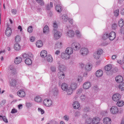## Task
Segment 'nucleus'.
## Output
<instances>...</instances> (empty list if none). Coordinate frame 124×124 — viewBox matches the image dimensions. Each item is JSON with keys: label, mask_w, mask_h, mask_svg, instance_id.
<instances>
[{"label": "nucleus", "mask_w": 124, "mask_h": 124, "mask_svg": "<svg viewBox=\"0 0 124 124\" xmlns=\"http://www.w3.org/2000/svg\"><path fill=\"white\" fill-rule=\"evenodd\" d=\"M54 81L52 82V83L50 84L49 92L55 96H57L58 94L59 91L57 86L54 84H53V82L55 83Z\"/></svg>", "instance_id": "obj_1"}, {"label": "nucleus", "mask_w": 124, "mask_h": 124, "mask_svg": "<svg viewBox=\"0 0 124 124\" xmlns=\"http://www.w3.org/2000/svg\"><path fill=\"white\" fill-rule=\"evenodd\" d=\"M78 87V84L76 82H72L70 85V87L67 91V94L68 95H71Z\"/></svg>", "instance_id": "obj_2"}, {"label": "nucleus", "mask_w": 124, "mask_h": 124, "mask_svg": "<svg viewBox=\"0 0 124 124\" xmlns=\"http://www.w3.org/2000/svg\"><path fill=\"white\" fill-rule=\"evenodd\" d=\"M8 71L11 75L13 76L16 74L17 72L16 69L13 65H10L8 68Z\"/></svg>", "instance_id": "obj_3"}, {"label": "nucleus", "mask_w": 124, "mask_h": 124, "mask_svg": "<svg viewBox=\"0 0 124 124\" xmlns=\"http://www.w3.org/2000/svg\"><path fill=\"white\" fill-rule=\"evenodd\" d=\"M63 66L60 65L59 66V70L60 71L58 74V76L60 79H63L65 77V75L64 73L62 71L63 68L62 67Z\"/></svg>", "instance_id": "obj_4"}, {"label": "nucleus", "mask_w": 124, "mask_h": 124, "mask_svg": "<svg viewBox=\"0 0 124 124\" xmlns=\"http://www.w3.org/2000/svg\"><path fill=\"white\" fill-rule=\"evenodd\" d=\"M103 53V50L102 49L98 50L96 52H94L93 54V57L96 59H98L99 58L101 54Z\"/></svg>", "instance_id": "obj_5"}, {"label": "nucleus", "mask_w": 124, "mask_h": 124, "mask_svg": "<svg viewBox=\"0 0 124 124\" xmlns=\"http://www.w3.org/2000/svg\"><path fill=\"white\" fill-rule=\"evenodd\" d=\"M54 39H57L61 37L62 35L60 31L55 29H54Z\"/></svg>", "instance_id": "obj_6"}, {"label": "nucleus", "mask_w": 124, "mask_h": 124, "mask_svg": "<svg viewBox=\"0 0 124 124\" xmlns=\"http://www.w3.org/2000/svg\"><path fill=\"white\" fill-rule=\"evenodd\" d=\"M71 47L73 50L75 51L78 50L81 47L80 44L77 42L73 43L72 44Z\"/></svg>", "instance_id": "obj_7"}, {"label": "nucleus", "mask_w": 124, "mask_h": 124, "mask_svg": "<svg viewBox=\"0 0 124 124\" xmlns=\"http://www.w3.org/2000/svg\"><path fill=\"white\" fill-rule=\"evenodd\" d=\"M44 105L47 107L50 106L52 104L53 101L50 99H46L44 100L43 101Z\"/></svg>", "instance_id": "obj_8"}, {"label": "nucleus", "mask_w": 124, "mask_h": 124, "mask_svg": "<svg viewBox=\"0 0 124 124\" xmlns=\"http://www.w3.org/2000/svg\"><path fill=\"white\" fill-rule=\"evenodd\" d=\"M80 52L82 55L85 56L88 54L89 51L87 48L83 47L81 48Z\"/></svg>", "instance_id": "obj_9"}, {"label": "nucleus", "mask_w": 124, "mask_h": 124, "mask_svg": "<svg viewBox=\"0 0 124 124\" xmlns=\"http://www.w3.org/2000/svg\"><path fill=\"white\" fill-rule=\"evenodd\" d=\"M83 118L86 119V122L87 124H92L91 123V119L90 118L89 116L87 114H84L83 116Z\"/></svg>", "instance_id": "obj_10"}, {"label": "nucleus", "mask_w": 124, "mask_h": 124, "mask_svg": "<svg viewBox=\"0 0 124 124\" xmlns=\"http://www.w3.org/2000/svg\"><path fill=\"white\" fill-rule=\"evenodd\" d=\"M118 109L116 106H112L110 109V112L112 114H116L118 113Z\"/></svg>", "instance_id": "obj_11"}, {"label": "nucleus", "mask_w": 124, "mask_h": 124, "mask_svg": "<svg viewBox=\"0 0 124 124\" xmlns=\"http://www.w3.org/2000/svg\"><path fill=\"white\" fill-rule=\"evenodd\" d=\"M120 95L118 93L114 94L113 96L112 99L113 101H117L120 99Z\"/></svg>", "instance_id": "obj_12"}, {"label": "nucleus", "mask_w": 124, "mask_h": 124, "mask_svg": "<svg viewBox=\"0 0 124 124\" xmlns=\"http://www.w3.org/2000/svg\"><path fill=\"white\" fill-rule=\"evenodd\" d=\"M91 86V83L90 82L88 81L85 82L83 85V88L86 90L89 89Z\"/></svg>", "instance_id": "obj_13"}, {"label": "nucleus", "mask_w": 124, "mask_h": 124, "mask_svg": "<svg viewBox=\"0 0 124 124\" xmlns=\"http://www.w3.org/2000/svg\"><path fill=\"white\" fill-rule=\"evenodd\" d=\"M61 89L63 91H66L67 93V90L69 87L68 85L65 83H63L61 85Z\"/></svg>", "instance_id": "obj_14"}, {"label": "nucleus", "mask_w": 124, "mask_h": 124, "mask_svg": "<svg viewBox=\"0 0 124 124\" xmlns=\"http://www.w3.org/2000/svg\"><path fill=\"white\" fill-rule=\"evenodd\" d=\"M70 55H69L65 52H62L61 53V57L64 60H68L70 59Z\"/></svg>", "instance_id": "obj_15"}, {"label": "nucleus", "mask_w": 124, "mask_h": 124, "mask_svg": "<svg viewBox=\"0 0 124 124\" xmlns=\"http://www.w3.org/2000/svg\"><path fill=\"white\" fill-rule=\"evenodd\" d=\"M116 34L115 32L113 31L111 32L108 35V38L111 40H114L116 37Z\"/></svg>", "instance_id": "obj_16"}, {"label": "nucleus", "mask_w": 124, "mask_h": 124, "mask_svg": "<svg viewBox=\"0 0 124 124\" xmlns=\"http://www.w3.org/2000/svg\"><path fill=\"white\" fill-rule=\"evenodd\" d=\"M12 30L9 27H8L6 30L5 33L6 35L8 37H9L11 35Z\"/></svg>", "instance_id": "obj_17"}, {"label": "nucleus", "mask_w": 124, "mask_h": 124, "mask_svg": "<svg viewBox=\"0 0 124 124\" xmlns=\"http://www.w3.org/2000/svg\"><path fill=\"white\" fill-rule=\"evenodd\" d=\"M73 52V50L72 48L70 47H67L66 49L65 52L69 55L72 54Z\"/></svg>", "instance_id": "obj_18"}, {"label": "nucleus", "mask_w": 124, "mask_h": 124, "mask_svg": "<svg viewBox=\"0 0 124 124\" xmlns=\"http://www.w3.org/2000/svg\"><path fill=\"white\" fill-rule=\"evenodd\" d=\"M104 124H110L111 123V119L108 117H106L104 118L103 120Z\"/></svg>", "instance_id": "obj_19"}, {"label": "nucleus", "mask_w": 124, "mask_h": 124, "mask_svg": "<svg viewBox=\"0 0 124 124\" xmlns=\"http://www.w3.org/2000/svg\"><path fill=\"white\" fill-rule=\"evenodd\" d=\"M66 34L68 36L70 37H74V32L72 30H69L67 32Z\"/></svg>", "instance_id": "obj_20"}, {"label": "nucleus", "mask_w": 124, "mask_h": 124, "mask_svg": "<svg viewBox=\"0 0 124 124\" xmlns=\"http://www.w3.org/2000/svg\"><path fill=\"white\" fill-rule=\"evenodd\" d=\"M10 85L12 86H15L16 84V81L14 79H11L9 80Z\"/></svg>", "instance_id": "obj_21"}, {"label": "nucleus", "mask_w": 124, "mask_h": 124, "mask_svg": "<svg viewBox=\"0 0 124 124\" xmlns=\"http://www.w3.org/2000/svg\"><path fill=\"white\" fill-rule=\"evenodd\" d=\"M115 80L118 83H120L123 81V78L121 76H118L116 77Z\"/></svg>", "instance_id": "obj_22"}, {"label": "nucleus", "mask_w": 124, "mask_h": 124, "mask_svg": "<svg viewBox=\"0 0 124 124\" xmlns=\"http://www.w3.org/2000/svg\"><path fill=\"white\" fill-rule=\"evenodd\" d=\"M103 72L102 70H97L96 72V75L98 77H100L103 75Z\"/></svg>", "instance_id": "obj_23"}, {"label": "nucleus", "mask_w": 124, "mask_h": 124, "mask_svg": "<svg viewBox=\"0 0 124 124\" xmlns=\"http://www.w3.org/2000/svg\"><path fill=\"white\" fill-rule=\"evenodd\" d=\"M17 94L19 96L22 97H24L25 95V92L22 90H20L18 92Z\"/></svg>", "instance_id": "obj_24"}, {"label": "nucleus", "mask_w": 124, "mask_h": 124, "mask_svg": "<svg viewBox=\"0 0 124 124\" xmlns=\"http://www.w3.org/2000/svg\"><path fill=\"white\" fill-rule=\"evenodd\" d=\"M22 58L19 57H16L15 59L14 62L16 64L20 63L22 61Z\"/></svg>", "instance_id": "obj_25"}, {"label": "nucleus", "mask_w": 124, "mask_h": 124, "mask_svg": "<svg viewBox=\"0 0 124 124\" xmlns=\"http://www.w3.org/2000/svg\"><path fill=\"white\" fill-rule=\"evenodd\" d=\"M100 119L99 118H94L92 120L91 119V123L92 124H97L98 123H100Z\"/></svg>", "instance_id": "obj_26"}, {"label": "nucleus", "mask_w": 124, "mask_h": 124, "mask_svg": "<svg viewBox=\"0 0 124 124\" xmlns=\"http://www.w3.org/2000/svg\"><path fill=\"white\" fill-rule=\"evenodd\" d=\"M22 56L24 58L31 57L33 56L32 54L30 53L29 54H27L26 53H23L22 54Z\"/></svg>", "instance_id": "obj_27"}, {"label": "nucleus", "mask_w": 124, "mask_h": 124, "mask_svg": "<svg viewBox=\"0 0 124 124\" xmlns=\"http://www.w3.org/2000/svg\"><path fill=\"white\" fill-rule=\"evenodd\" d=\"M73 108L75 109H77L80 107V104L78 102L75 101L74 102L73 104Z\"/></svg>", "instance_id": "obj_28"}, {"label": "nucleus", "mask_w": 124, "mask_h": 124, "mask_svg": "<svg viewBox=\"0 0 124 124\" xmlns=\"http://www.w3.org/2000/svg\"><path fill=\"white\" fill-rule=\"evenodd\" d=\"M25 62L26 64L28 65H31L32 63V61L31 59L29 58H26L25 59Z\"/></svg>", "instance_id": "obj_29"}, {"label": "nucleus", "mask_w": 124, "mask_h": 124, "mask_svg": "<svg viewBox=\"0 0 124 124\" xmlns=\"http://www.w3.org/2000/svg\"><path fill=\"white\" fill-rule=\"evenodd\" d=\"M61 19L63 21L65 22H66L68 20V16L66 15H63L60 17Z\"/></svg>", "instance_id": "obj_30"}, {"label": "nucleus", "mask_w": 124, "mask_h": 124, "mask_svg": "<svg viewBox=\"0 0 124 124\" xmlns=\"http://www.w3.org/2000/svg\"><path fill=\"white\" fill-rule=\"evenodd\" d=\"M36 45L38 47H41L43 45L42 42L40 40H38L36 42Z\"/></svg>", "instance_id": "obj_31"}, {"label": "nucleus", "mask_w": 124, "mask_h": 124, "mask_svg": "<svg viewBox=\"0 0 124 124\" xmlns=\"http://www.w3.org/2000/svg\"><path fill=\"white\" fill-rule=\"evenodd\" d=\"M55 9L58 12H60L62 11V7L59 4L56 6Z\"/></svg>", "instance_id": "obj_32"}, {"label": "nucleus", "mask_w": 124, "mask_h": 124, "mask_svg": "<svg viewBox=\"0 0 124 124\" xmlns=\"http://www.w3.org/2000/svg\"><path fill=\"white\" fill-rule=\"evenodd\" d=\"M47 55V52L46 50L42 51L40 53V55L41 57L44 58Z\"/></svg>", "instance_id": "obj_33"}, {"label": "nucleus", "mask_w": 124, "mask_h": 124, "mask_svg": "<svg viewBox=\"0 0 124 124\" xmlns=\"http://www.w3.org/2000/svg\"><path fill=\"white\" fill-rule=\"evenodd\" d=\"M62 43L61 42H57L55 45V49H57L61 48L62 47Z\"/></svg>", "instance_id": "obj_34"}, {"label": "nucleus", "mask_w": 124, "mask_h": 124, "mask_svg": "<svg viewBox=\"0 0 124 124\" xmlns=\"http://www.w3.org/2000/svg\"><path fill=\"white\" fill-rule=\"evenodd\" d=\"M14 48L15 50L18 51L20 49L21 46L19 44L16 43L15 44Z\"/></svg>", "instance_id": "obj_35"}, {"label": "nucleus", "mask_w": 124, "mask_h": 124, "mask_svg": "<svg viewBox=\"0 0 124 124\" xmlns=\"http://www.w3.org/2000/svg\"><path fill=\"white\" fill-rule=\"evenodd\" d=\"M44 33H47L49 32V28L48 26H45L43 28V30Z\"/></svg>", "instance_id": "obj_36"}, {"label": "nucleus", "mask_w": 124, "mask_h": 124, "mask_svg": "<svg viewBox=\"0 0 124 124\" xmlns=\"http://www.w3.org/2000/svg\"><path fill=\"white\" fill-rule=\"evenodd\" d=\"M112 67L111 65L108 64L105 66V70L108 71H110L112 69Z\"/></svg>", "instance_id": "obj_37"}, {"label": "nucleus", "mask_w": 124, "mask_h": 124, "mask_svg": "<svg viewBox=\"0 0 124 124\" xmlns=\"http://www.w3.org/2000/svg\"><path fill=\"white\" fill-rule=\"evenodd\" d=\"M35 101L37 102H40L42 101V98L39 96H37L34 99Z\"/></svg>", "instance_id": "obj_38"}, {"label": "nucleus", "mask_w": 124, "mask_h": 124, "mask_svg": "<svg viewBox=\"0 0 124 124\" xmlns=\"http://www.w3.org/2000/svg\"><path fill=\"white\" fill-rule=\"evenodd\" d=\"M46 59L47 61L49 62H51L53 61L52 57L50 55H48L47 56Z\"/></svg>", "instance_id": "obj_39"}, {"label": "nucleus", "mask_w": 124, "mask_h": 124, "mask_svg": "<svg viewBox=\"0 0 124 124\" xmlns=\"http://www.w3.org/2000/svg\"><path fill=\"white\" fill-rule=\"evenodd\" d=\"M116 104L118 106L121 107L124 105V102L122 101H120L117 102Z\"/></svg>", "instance_id": "obj_40"}, {"label": "nucleus", "mask_w": 124, "mask_h": 124, "mask_svg": "<svg viewBox=\"0 0 124 124\" xmlns=\"http://www.w3.org/2000/svg\"><path fill=\"white\" fill-rule=\"evenodd\" d=\"M83 79V77L79 75L77 78V81L79 83L81 82Z\"/></svg>", "instance_id": "obj_41"}, {"label": "nucleus", "mask_w": 124, "mask_h": 124, "mask_svg": "<svg viewBox=\"0 0 124 124\" xmlns=\"http://www.w3.org/2000/svg\"><path fill=\"white\" fill-rule=\"evenodd\" d=\"M53 7V3L50 2V5L47 4L46 6V8L47 10H49Z\"/></svg>", "instance_id": "obj_42"}, {"label": "nucleus", "mask_w": 124, "mask_h": 124, "mask_svg": "<svg viewBox=\"0 0 124 124\" xmlns=\"http://www.w3.org/2000/svg\"><path fill=\"white\" fill-rule=\"evenodd\" d=\"M118 88L121 91L124 90V83H122L120 84Z\"/></svg>", "instance_id": "obj_43"}, {"label": "nucleus", "mask_w": 124, "mask_h": 124, "mask_svg": "<svg viewBox=\"0 0 124 124\" xmlns=\"http://www.w3.org/2000/svg\"><path fill=\"white\" fill-rule=\"evenodd\" d=\"M75 33L76 35L78 38H80L81 37L82 35L81 33L79 31H76Z\"/></svg>", "instance_id": "obj_44"}, {"label": "nucleus", "mask_w": 124, "mask_h": 124, "mask_svg": "<svg viewBox=\"0 0 124 124\" xmlns=\"http://www.w3.org/2000/svg\"><path fill=\"white\" fill-rule=\"evenodd\" d=\"M118 24L119 26L122 27L124 25L123 21L122 19H121L119 21Z\"/></svg>", "instance_id": "obj_45"}, {"label": "nucleus", "mask_w": 124, "mask_h": 124, "mask_svg": "<svg viewBox=\"0 0 124 124\" xmlns=\"http://www.w3.org/2000/svg\"><path fill=\"white\" fill-rule=\"evenodd\" d=\"M92 68V65L91 64H88L85 67V69L87 71H90V70Z\"/></svg>", "instance_id": "obj_46"}, {"label": "nucleus", "mask_w": 124, "mask_h": 124, "mask_svg": "<svg viewBox=\"0 0 124 124\" xmlns=\"http://www.w3.org/2000/svg\"><path fill=\"white\" fill-rule=\"evenodd\" d=\"M15 40L16 42H18L19 41L21 40L20 36L19 35L16 36L15 38Z\"/></svg>", "instance_id": "obj_47"}, {"label": "nucleus", "mask_w": 124, "mask_h": 124, "mask_svg": "<svg viewBox=\"0 0 124 124\" xmlns=\"http://www.w3.org/2000/svg\"><path fill=\"white\" fill-rule=\"evenodd\" d=\"M108 38V35L107 33L104 34L102 37V39L104 40H106Z\"/></svg>", "instance_id": "obj_48"}, {"label": "nucleus", "mask_w": 124, "mask_h": 124, "mask_svg": "<svg viewBox=\"0 0 124 124\" xmlns=\"http://www.w3.org/2000/svg\"><path fill=\"white\" fill-rule=\"evenodd\" d=\"M0 117H1V118H0V120H1L2 119L3 121L5 122L6 123H8V119H7L6 117L5 116H0Z\"/></svg>", "instance_id": "obj_49"}, {"label": "nucleus", "mask_w": 124, "mask_h": 124, "mask_svg": "<svg viewBox=\"0 0 124 124\" xmlns=\"http://www.w3.org/2000/svg\"><path fill=\"white\" fill-rule=\"evenodd\" d=\"M80 100L82 101H84L86 98V97L84 95H82L80 97Z\"/></svg>", "instance_id": "obj_50"}, {"label": "nucleus", "mask_w": 124, "mask_h": 124, "mask_svg": "<svg viewBox=\"0 0 124 124\" xmlns=\"http://www.w3.org/2000/svg\"><path fill=\"white\" fill-rule=\"evenodd\" d=\"M36 1L39 3H40V5L41 6H42L44 5V2L43 0H35Z\"/></svg>", "instance_id": "obj_51"}, {"label": "nucleus", "mask_w": 124, "mask_h": 124, "mask_svg": "<svg viewBox=\"0 0 124 124\" xmlns=\"http://www.w3.org/2000/svg\"><path fill=\"white\" fill-rule=\"evenodd\" d=\"M83 89L82 88H80L78 89L77 90V93L78 94H79L82 93Z\"/></svg>", "instance_id": "obj_52"}, {"label": "nucleus", "mask_w": 124, "mask_h": 124, "mask_svg": "<svg viewBox=\"0 0 124 124\" xmlns=\"http://www.w3.org/2000/svg\"><path fill=\"white\" fill-rule=\"evenodd\" d=\"M28 32L31 33L33 31L32 27V26H29L28 28Z\"/></svg>", "instance_id": "obj_53"}, {"label": "nucleus", "mask_w": 124, "mask_h": 124, "mask_svg": "<svg viewBox=\"0 0 124 124\" xmlns=\"http://www.w3.org/2000/svg\"><path fill=\"white\" fill-rule=\"evenodd\" d=\"M119 13V10L118 9H117L115 10L114 11V14L115 16H118V15Z\"/></svg>", "instance_id": "obj_54"}, {"label": "nucleus", "mask_w": 124, "mask_h": 124, "mask_svg": "<svg viewBox=\"0 0 124 124\" xmlns=\"http://www.w3.org/2000/svg\"><path fill=\"white\" fill-rule=\"evenodd\" d=\"M80 112L79 111L76 112L75 114V116L76 117H78L80 115Z\"/></svg>", "instance_id": "obj_55"}, {"label": "nucleus", "mask_w": 124, "mask_h": 124, "mask_svg": "<svg viewBox=\"0 0 124 124\" xmlns=\"http://www.w3.org/2000/svg\"><path fill=\"white\" fill-rule=\"evenodd\" d=\"M38 111L39 112H40L42 114H43L44 113V110L40 108H38Z\"/></svg>", "instance_id": "obj_56"}, {"label": "nucleus", "mask_w": 124, "mask_h": 124, "mask_svg": "<svg viewBox=\"0 0 124 124\" xmlns=\"http://www.w3.org/2000/svg\"><path fill=\"white\" fill-rule=\"evenodd\" d=\"M53 25L54 27L55 28H56L58 27V25L56 22L53 23Z\"/></svg>", "instance_id": "obj_57"}, {"label": "nucleus", "mask_w": 124, "mask_h": 124, "mask_svg": "<svg viewBox=\"0 0 124 124\" xmlns=\"http://www.w3.org/2000/svg\"><path fill=\"white\" fill-rule=\"evenodd\" d=\"M117 26V25L115 23L113 24L112 25V28L113 29L115 30Z\"/></svg>", "instance_id": "obj_58"}, {"label": "nucleus", "mask_w": 124, "mask_h": 124, "mask_svg": "<svg viewBox=\"0 0 124 124\" xmlns=\"http://www.w3.org/2000/svg\"><path fill=\"white\" fill-rule=\"evenodd\" d=\"M17 112V110L15 109H12L11 113L12 114H14Z\"/></svg>", "instance_id": "obj_59"}, {"label": "nucleus", "mask_w": 124, "mask_h": 124, "mask_svg": "<svg viewBox=\"0 0 124 124\" xmlns=\"http://www.w3.org/2000/svg\"><path fill=\"white\" fill-rule=\"evenodd\" d=\"M35 39V37L31 36L30 38V40L31 42H33L34 41Z\"/></svg>", "instance_id": "obj_60"}, {"label": "nucleus", "mask_w": 124, "mask_h": 124, "mask_svg": "<svg viewBox=\"0 0 124 124\" xmlns=\"http://www.w3.org/2000/svg\"><path fill=\"white\" fill-rule=\"evenodd\" d=\"M26 106L28 108L30 107L31 106V103H26Z\"/></svg>", "instance_id": "obj_61"}, {"label": "nucleus", "mask_w": 124, "mask_h": 124, "mask_svg": "<svg viewBox=\"0 0 124 124\" xmlns=\"http://www.w3.org/2000/svg\"><path fill=\"white\" fill-rule=\"evenodd\" d=\"M51 70L53 72L56 71V68L54 66H52L51 68Z\"/></svg>", "instance_id": "obj_62"}, {"label": "nucleus", "mask_w": 124, "mask_h": 124, "mask_svg": "<svg viewBox=\"0 0 124 124\" xmlns=\"http://www.w3.org/2000/svg\"><path fill=\"white\" fill-rule=\"evenodd\" d=\"M63 118L66 121H67L69 120V117L66 115H65L64 116Z\"/></svg>", "instance_id": "obj_63"}, {"label": "nucleus", "mask_w": 124, "mask_h": 124, "mask_svg": "<svg viewBox=\"0 0 124 124\" xmlns=\"http://www.w3.org/2000/svg\"><path fill=\"white\" fill-rule=\"evenodd\" d=\"M11 12L12 14L14 15H15L16 14V10L15 9H13L11 10Z\"/></svg>", "instance_id": "obj_64"}]
</instances>
